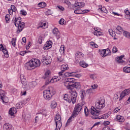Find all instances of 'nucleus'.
Instances as JSON below:
<instances>
[{
    "label": "nucleus",
    "mask_w": 130,
    "mask_h": 130,
    "mask_svg": "<svg viewBox=\"0 0 130 130\" xmlns=\"http://www.w3.org/2000/svg\"><path fill=\"white\" fill-rule=\"evenodd\" d=\"M130 93V88L126 89L123 91L120 94V100H122L125 96L128 95Z\"/></svg>",
    "instance_id": "10"
},
{
    "label": "nucleus",
    "mask_w": 130,
    "mask_h": 130,
    "mask_svg": "<svg viewBox=\"0 0 130 130\" xmlns=\"http://www.w3.org/2000/svg\"><path fill=\"white\" fill-rule=\"evenodd\" d=\"M64 3L67 5L68 7L70 6L71 3L69 0H65Z\"/></svg>",
    "instance_id": "59"
},
{
    "label": "nucleus",
    "mask_w": 130,
    "mask_h": 130,
    "mask_svg": "<svg viewBox=\"0 0 130 130\" xmlns=\"http://www.w3.org/2000/svg\"><path fill=\"white\" fill-rule=\"evenodd\" d=\"M90 44L91 46H94L96 48H98L99 47L98 45H96V44H95L94 42H90Z\"/></svg>",
    "instance_id": "52"
},
{
    "label": "nucleus",
    "mask_w": 130,
    "mask_h": 130,
    "mask_svg": "<svg viewBox=\"0 0 130 130\" xmlns=\"http://www.w3.org/2000/svg\"><path fill=\"white\" fill-rule=\"evenodd\" d=\"M16 38H13L12 39V41H11V43H12V45L13 47H15V46H16Z\"/></svg>",
    "instance_id": "46"
},
{
    "label": "nucleus",
    "mask_w": 130,
    "mask_h": 130,
    "mask_svg": "<svg viewBox=\"0 0 130 130\" xmlns=\"http://www.w3.org/2000/svg\"><path fill=\"white\" fill-rule=\"evenodd\" d=\"M76 116H75L72 113V116L70 117V118L68 120L67 124H69V123H70L72 121L73 119H74L75 117H76Z\"/></svg>",
    "instance_id": "41"
},
{
    "label": "nucleus",
    "mask_w": 130,
    "mask_h": 130,
    "mask_svg": "<svg viewBox=\"0 0 130 130\" xmlns=\"http://www.w3.org/2000/svg\"><path fill=\"white\" fill-rule=\"evenodd\" d=\"M118 51V49L117 48V47H115V46H114L113 47V49H112V53L115 54L116 53H117Z\"/></svg>",
    "instance_id": "50"
},
{
    "label": "nucleus",
    "mask_w": 130,
    "mask_h": 130,
    "mask_svg": "<svg viewBox=\"0 0 130 130\" xmlns=\"http://www.w3.org/2000/svg\"><path fill=\"white\" fill-rule=\"evenodd\" d=\"M123 34L124 37L130 39V32L129 31H124Z\"/></svg>",
    "instance_id": "39"
},
{
    "label": "nucleus",
    "mask_w": 130,
    "mask_h": 130,
    "mask_svg": "<svg viewBox=\"0 0 130 130\" xmlns=\"http://www.w3.org/2000/svg\"><path fill=\"white\" fill-rule=\"evenodd\" d=\"M74 13L76 14H82V10L77 9L76 10H75Z\"/></svg>",
    "instance_id": "51"
},
{
    "label": "nucleus",
    "mask_w": 130,
    "mask_h": 130,
    "mask_svg": "<svg viewBox=\"0 0 130 130\" xmlns=\"http://www.w3.org/2000/svg\"><path fill=\"white\" fill-rule=\"evenodd\" d=\"M69 69V68L68 67V65L67 64H63L61 66V70L62 71H66L67 70H68Z\"/></svg>",
    "instance_id": "28"
},
{
    "label": "nucleus",
    "mask_w": 130,
    "mask_h": 130,
    "mask_svg": "<svg viewBox=\"0 0 130 130\" xmlns=\"http://www.w3.org/2000/svg\"><path fill=\"white\" fill-rule=\"evenodd\" d=\"M5 19L7 22H8L10 20V16L9 15V14H6L5 16Z\"/></svg>",
    "instance_id": "54"
},
{
    "label": "nucleus",
    "mask_w": 130,
    "mask_h": 130,
    "mask_svg": "<svg viewBox=\"0 0 130 130\" xmlns=\"http://www.w3.org/2000/svg\"><path fill=\"white\" fill-rule=\"evenodd\" d=\"M17 110L15 108H12L9 111V114L13 116L14 114L16 113Z\"/></svg>",
    "instance_id": "25"
},
{
    "label": "nucleus",
    "mask_w": 130,
    "mask_h": 130,
    "mask_svg": "<svg viewBox=\"0 0 130 130\" xmlns=\"http://www.w3.org/2000/svg\"><path fill=\"white\" fill-rule=\"evenodd\" d=\"M68 82H69V84L71 86V88L73 89V86L74 85V83H75V79L74 78H68L67 79Z\"/></svg>",
    "instance_id": "19"
},
{
    "label": "nucleus",
    "mask_w": 130,
    "mask_h": 130,
    "mask_svg": "<svg viewBox=\"0 0 130 130\" xmlns=\"http://www.w3.org/2000/svg\"><path fill=\"white\" fill-rule=\"evenodd\" d=\"M123 56H121L120 57H117L116 58V60L118 63H123L124 62V61L123 60Z\"/></svg>",
    "instance_id": "24"
},
{
    "label": "nucleus",
    "mask_w": 130,
    "mask_h": 130,
    "mask_svg": "<svg viewBox=\"0 0 130 130\" xmlns=\"http://www.w3.org/2000/svg\"><path fill=\"white\" fill-rule=\"evenodd\" d=\"M42 61L45 62L47 65L50 64L51 62L50 57L48 56L43 57Z\"/></svg>",
    "instance_id": "15"
},
{
    "label": "nucleus",
    "mask_w": 130,
    "mask_h": 130,
    "mask_svg": "<svg viewBox=\"0 0 130 130\" xmlns=\"http://www.w3.org/2000/svg\"><path fill=\"white\" fill-rule=\"evenodd\" d=\"M115 31L117 32L118 35H121L122 34V32L123 31V28L120 25H118L117 27H116L115 29Z\"/></svg>",
    "instance_id": "21"
},
{
    "label": "nucleus",
    "mask_w": 130,
    "mask_h": 130,
    "mask_svg": "<svg viewBox=\"0 0 130 130\" xmlns=\"http://www.w3.org/2000/svg\"><path fill=\"white\" fill-rule=\"evenodd\" d=\"M41 62L39 59H32L25 64V68L28 70H30V68H36L40 66Z\"/></svg>",
    "instance_id": "3"
},
{
    "label": "nucleus",
    "mask_w": 130,
    "mask_h": 130,
    "mask_svg": "<svg viewBox=\"0 0 130 130\" xmlns=\"http://www.w3.org/2000/svg\"><path fill=\"white\" fill-rule=\"evenodd\" d=\"M123 72L126 73H130V67H125L123 68Z\"/></svg>",
    "instance_id": "40"
},
{
    "label": "nucleus",
    "mask_w": 130,
    "mask_h": 130,
    "mask_svg": "<svg viewBox=\"0 0 130 130\" xmlns=\"http://www.w3.org/2000/svg\"><path fill=\"white\" fill-rule=\"evenodd\" d=\"M20 78L22 84L24 86H25L26 85V80L25 77L23 75H21L20 76Z\"/></svg>",
    "instance_id": "20"
},
{
    "label": "nucleus",
    "mask_w": 130,
    "mask_h": 130,
    "mask_svg": "<svg viewBox=\"0 0 130 130\" xmlns=\"http://www.w3.org/2000/svg\"><path fill=\"white\" fill-rule=\"evenodd\" d=\"M70 93L71 94V99L68 94H65L63 99L66 101V102L70 103L72 101V103L74 104L76 102L77 93L74 90H70Z\"/></svg>",
    "instance_id": "2"
},
{
    "label": "nucleus",
    "mask_w": 130,
    "mask_h": 130,
    "mask_svg": "<svg viewBox=\"0 0 130 130\" xmlns=\"http://www.w3.org/2000/svg\"><path fill=\"white\" fill-rule=\"evenodd\" d=\"M60 79H61V78H60V77H56V78H52V79L51 78V79H50V81H46L45 84L48 85L49 83H55V82H56L59 81Z\"/></svg>",
    "instance_id": "12"
},
{
    "label": "nucleus",
    "mask_w": 130,
    "mask_h": 130,
    "mask_svg": "<svg viewBox=\"0 0 130 130\" xmlns=\"http://www.w3.org/2000/svg\"><path fill=\"white\" fill-rule=\"evenodd\" d=\"M4 129L5 130H11L12 126L9 123H6L4 125Z\"/></svg>",
    "instance_id": "30"
},
{
    "label": "nucleus",
    "mask_w": 130,
    "mask_h": 130,
    "mask_svg": "<svg viewBox=\"0 0 130 130\" xmlns=\"http://www.w3.org/2000/svg\"><path fill=\"white\" fill-rule=\"evenodd\" d=\"M120 109L121 108L120 107L116 108V109H114V113H117L118 112H119L120 111Z\"/></svg>",
    "instance_id": "58"
},
{
    "label": "nucleus",
    "mask_w": 130,
    "mask_h": 130,
    "mask_svg": "<svg viewBox=\"0 0 130 130\" xmlns=\"http://www.w3.org/2000/svg\"><path fill=\"white\" fill-rule=\"evenodd\" d=\"M99 53L100 54L101 56L103 57H105L106 56L105 50H100Z\"/></svg>",
    "instance_id": "32"
},
{
    "label": "nucleus",
    "mask_w": 130,
    "mask_h": 130,
    "mask_svg": "<svg viewBox=\"0 0 130 130\" xmlns=\"http://www.w3.org/2000/svg\"><path fill=\"white\" fill-rule=\"evenodd\" d=\"M24 26H25L24 22H21L19 24H18V25H16V27H18L17 33L19 34V32H20L23 30Z\"/></svg>",
    "instance_id": "13"
},
{
    "label": "nucleus",
    "mask_w": 130,
    "mask_h": 130,
    "mask_svg": "<svg viewBox=\"0 0 130 130\" xmlns=\"http://www.w3.org/2000/svg\"><path fill=\"white\" fill-rule=\"evenodd\" d=\"M116 119H117V121L120 122H123L125 120L123 116H121L119 115L116 116Z\"/></svg>",
    "instance_id": "26"
},
{
    "label": "nucleus",
    "mask_w": 130,
    "mask_h": 130,
    "mask_svg": "<svg viewBox=\"0 0 130 130\" xmlns=\"http://www.w3.org/2000/svg\"><path fill=\"white\" fill-rule=\"evenodd\" d=\"M90 77L92 79H94L96 78V75L94 74H91L90 75Z\"/></svg>",
    "instance_id": "62"
},
{
    "label": "nucleus",
    "mask_w": 130,
    "mask_h": 130,
    "mask_svg": "<svg viewBox=\"0 0 130 130\" xmlns=\"http://www.w3.org/2000/svg\"><path fill=\"white\" fill-rule=\"evenodd\" d=\"M91 87L92 88V89H96L98 87V85L97 84H94L93 85H91Z\"/></svg>",
    "instance_id": "64"
},
{
    "label": "nucleus",
    "mask_w": 130,
    "mask_h": 130,
    "mask_svg": "<svg viewBox=\"0 0 130 130\" xmlns=\"http://www.w3.org/2000/svg\"><path fill=\"white\" fill-rule=\"evenodd\" d=\"M74 87H75V88H77V89L80 88L81 85H80V83L75 82L74 84L73 85V89Z\"/></svg>",
    "instance_id": "34"
},
{
    "label": "nucleus",
    "mask_w": 130,
    "mask_h": 130,
    "mask_svg": "<svg viewBox=\"0 0 130 130\" xmlns=\"http://www.w3.org/2000/svg\"><path fill=\"white\" fill-rule=\"evenodd\" d=\"M66 23V20H64V19H63V18H61V19H60L59 21V23L60 25H64Z\"/></svg>",
    "instance_id": "47"
},
{
    "label": "nucleus",
    "mask_w": 130,
    "mask_h": 130,
    "mask_svg": "<svg viewBox=\"0 0 130 130\" xmlns=\"http://www.w3.org/2000/svg\"><path fill=\"white\" fill-rule=\"evenodd\" d=\"M90 113L92 114L91 118L94 119H106L109 117V114L108 113L104 114L102 116H99L100 114V111L99 110H96V109L93 107H91Z\"/></svg>",
    "instance_id": "1"
},
{
    "label": "nucleus",
    "mask_w": 130,
    "mask_h": 130,
    "mask_svg": "<svg viewBox=\"0 0 130 130\" xmlns=\"http://www.w3.org/2000/svg\"><path fill=\"white\" fill-rule=\"evenodd\" d=\"M61 116L59 114L57 113L54 117V120L56 123V129L55 130H60L62 126V123L61 121Z\"/></svg>",
    "instance_id": "5"
},
{
    "label": "nucleus",
    "mask_w": 130,
    "mask_h": 130,
    "mask_svg": "<svg viewBox=\"0 0 130 130\" xmlns=\"http://www.w3.org/2000/svg\"><path fill=\"white\" fill-rule=\"evenodd\" d=\"M25 104H26V103H25V101H24H24L23 102L22 101L21 102L17 103L16 105V108L17 109H20L21 108H22L23 107V106L25 105Z\"/></svg>",
    "instance_id": "18"
},
{
    "label": "nucleus",
    "mask_w": 130,
    "mask_h": 130,
    "mask_svg": "<svg viewBox=\"0 0 130 130\" xmlns=\"http://www.w3.org/2000/svg\"><path fill=\"white\" fill-rule=\"evenodd\" d=\"M37 114H42L46 117L48 115V112L46 110H44L42 113H38Z\"/></svg>",
    "instance_id": "49"
},
{
    "label": "nucleus",
    "mask_w": 130,
    "mask_h": 130,
    "mask_svg": "<svg viewBox=\"0 0 130 130\" xmlns=\"http://www.w3.org/2000/svg\"><path fill=\"white\" fill-rule=\"evenodd\" d=\"M109 34L112 37H114L115 35L114 31H113L112 28H110L108 30Z\"/></svg>",
    "instance_id": "45"
},
{
    "label": "nucleus",
    "mask_w": 130,
    "mask_h": 130,
    "mask_svg": "<svg viewBox=\"0 0 130 130\" xmlns=\"http://www.w3.org/2000/svg\"><path fill=\"white\" fill-rule=\"evenodd\" d=\"M10 9L14 12H16V7H15V5H11Z\"/></svg>",
    "instance_id": "53"
},
{
    "label": "nucleus",
    "mask_w": 130,
    "mask_h": 130,
    "mask_svg": "<svg viewBox=\"0 0 130 130\" xmlns=\"http://www.w3.org/2000/svg\"><path fill=\"white\" fill-rule=\"evenodd\" d=\"M5 92L3 90H1L0 89V96H4L5 95Z\"/></svg>",
    "instance_id": "55"
},
{
    "label": "nucleus",
    "mask_w": 130,
    "mask_h": 130,
    "mask_svg": "<svg viewBox=\"0 0 130 130\" xmlns=\"http://www.w3.org/2000/svg\"><path fill=\"white\" fill-rule=\"evenodd\" d=\"M52 33L54 36L59 37V31L57 27H54V28H53Z\"/></svg>",
    "instance_id": "23"
},
{
    "label": "nucleus",
    "mask_w": 130,
    "mask_h": 130,
    "mask_svg": "<svg viewBox=\"0 0 130 130\" xmlns=\"http://www.w3.org/2000/svg\"><path fill=\"white\" fill-rule=\"evenodd\" d=\"M57 107V103L55 101H53L51 102L50 107L52 109H55Z\"/></svg>",
    "instance_id": "35"
},
{
    "label": "nucleus",
    "mask_w": 130,
    "mask_h": 130,
    "mask_svg": "<svg viewBox=\"0 0 130 130\" xmlns=\"http://www.w3.org/2000/svg\"><path fill=\"white\" fill-rule=\"evenodd\" d=\"M124 13L127 16H130V12H129V10H127V9H125Z\"/></svg>",
    "instance_id": "57"
},
{
    "label": "nucleus",
    "mask_w": 130,
    "mask_h": 130,
    "mask_svg": "<svg viewBox=\"0 0 130 130\" xmlns=\"http://www.w3.org/2000/svg\"><path fill=\"white\" fill-rule=\"evenodd\" d=\"M94 31H93V34L94 36L98 37L103 35V32H102V29L100 27H94Z\"/></svg>",
    "instance_id": "9"
},
{
    "label": "nucleus",
    "mask_w": 130,
    "mask_h": 130,
    "mask_svg": "<svg viewBox=\"0 0 130 130\" xmlns=\"http://www.w3.org/2000/svg\"><path fill=\"white\" fill-rule=\"evenodd\" d=\"M38 6L41 8H44L46 6V3H45V2H40Z\"/></svg>",
    "instance_id": "38"
},
{
    "label": "nucleus",
    "mask_w": 130,
    "mask_h": 130,
    "mask_svg": "<svg viewBox=\"0 0 130 130\" xmlns=\"http://www.w3.org/2000/svg\"><path fill=\"white\" fill-rule=\"evenodd\" d=\"M28 51H23L22 52H20V55L21 56H24L26 53H28Z\"/></svg>",
    "instance_id": "56"
},
{
    "label": "nucleus",
    "mask_w": 130,
    "mask_h": 130,
    "mask_svg": "<svg viewBox=\"0 0 130 130\" xmlns=\"http://www.w3.org/2000/svg\"><path fill=\"white\" fill-rule=\"evenodd\" d=\"M84 113L86 117H88L89 114V110L86 106H85L84 107Z\"/></svg>",
    "instance_id": "37"
},
{
    "label": "nucleus",
    "mask_w": 130,
    "mask_h": 130,
    "mask_svg": "<svg viewBox=\"0 0 130 130\" xmlns=\"http://www.w3.org/2000/svg\"><path fill=\"white\" fill-rule=\"evenodd\" d=\"M84 56V54L82 52L78 51L75 54V57L77 61L79 62L80 60H82Z\"/></svg>",
    "instance_id": "8"
},
{
    "label": "nucleus",
    "mask_w": 130,
    "mask_h": 130,
    "mask_svg": "<svg viewBox=\"0 0 130 130\" xmlns=\"http://www.w3.org/2000/svg\"><path fill=\"white\" fill-rule=\"evenodd\" d=\"M76 73L75 72H72V73H69L67 72L66 73V77H74Z\"/></svg>",
    "instance_id": "31"
},
{
    "label": "nucleus",
    "mask_w": 130,
    "mask_h": 130,
    "mask_svg": "<svg viewBox=\"0 0 130 130\" xmlns=\"http://www.w3.org/2000/svg\"><path fill=\"white\" fill-rule=\"evenodd\" d=\"M79 65L83 68H86L88 67V64H87L85 61H81L80 62H79Z\"/></svg>",
    "instance_id": "29"
},
{
    "label": "nucleus",
    "mask_w": 130,
    "mask_h": 130,
    "mask_svg": "<svg viewBox=\"0 0 130 130\" xmlns=\"http://www.w3.org/2000/svg\"><path fill=\"white\" fill-rule=\"evenodd\" d=\"M44 79L46 80V82L47 81H50L51 77V72L50 71H47L45 74V76L43 77Z\"/></svg>",
    "instance_id": "14"
},
{
    "label": "nucleus",
    "mask_w": 130,
    "mask_h": 130,
    "mask_svg": "<svg viewBox=\"0 0 130 130\" xmlns=\"http://www.w3.org/2000/svg\"><path fill=\"white\" fill-rule=\"evenodd\" d=\"M66 48L64 46V45H61L60 46L59 52L61 54H63L65 51Z\"/></svg>",
    "instance_id": "33"
},
{
    "label": "nucleus",
    "mask_w": 130,
    "mask_h": 130,
    "mask_svg": "<svg viewBox=\"0 0 130 130\" xmlns=\"http://www.w3.org/2000/svg\"><path fill=\"white\" fill-rule=\"evenodd\" d=\"M42 38L41 36H40V37L38 39V42L40 44H41L42 43Z\"/></svg>",
    "instance_id": "60"
},
{
    "label": "nucleus",
    "mask_w": 130,
    "mask_h": 130,
    "mask_svg": "<svg viewBox=\"0 0 130 130\" xmlns=\"http://www.w3.org/2000/svg\"><path fill=\"white\" fill-rule=\"evenodd\" d=\"M57 60H58V61L59 62H60L63 61V59H62V58H61V57H57Z\"/></svg>",
    "instance_id": "63"
},
{
    "label": "nucleus",
    "mask_w": 130,
    "mask_h": 130,
    "mask_svg": "<svg viewBox=\"0 0 130 130\" xmlns=\"http://www.w3.org/2000/svg\"><path fill=\"white\" fill-rule=\"evenodd\" d=\"M105 52H106V56L111 55V51L110 50V49H109V48H108L107 49H106V50H105Z\"/></svg>",
    "instance_id": "43"
},
{
    "label": "nucleus",
    "mask_w": 130,
    "mask_h": 130,
    "mask_svg": "<svg viewBox=\"0 0 130 130\" xmlns=\"http://www.w3.org/2000/svg\"><path fill=\"white\" fill-rule=\"evenodd\" d=\"M63 72H64V71H61V72L58 73V75H59V76L60 78L61 77L62 78H64L66 77V73L63 74Z\"/></svg>",
    "instance_id": "44"
},
{
    "label": "nucleus",
    "mask_w": 130,
    "mask_h": 130,
    "mask_svg": "<svg viewBox=\"0 0 130 130\" xmlns=\"http://www.w3.org/2000/svg\"><path fill=\"white\" fill-rule=\"evenodd\" d=\"M80 95L81 96L82 99H83L86 96L85 91L84 90H81L80 91Z\"/></svg>",
    "instance_id": "36"
},
{
    "label": "nucleus",
    "mask_w": 130,
    "mask_h": 130,
    "mask_svg": "<svg viewBox=\"0 0 130 130\" xmlns=\"http://www.w3.org/2000/svg\"><path fill=\"white\" fill-rule=\"evenodd\" d=\"M55 93V91L54 89L50 87L48 89L44 90L43 97L46 101H50Z\"/></svg>",
    "instance_id": "4"
},
{
    "label": "nucleus",
    "mask_w": 130,
    "mask_h": 130,
    "mask_svg": "<svg viewBox=\"0 0 130 130\" xmlns=\"http://www.w3.org/2000/svg\"><path fill=\"white\" fill-rule=\"evenodd\" d=\"M2 51H3V52L4 54L5 57H6V58H8L9 56V54L8 53V51H7V49L5 48Z\"/></svg>",
    "instance_id": "42"
},
{
    "label": "nucleus",
    "mask_w": 130,
    "mask_h": 130,
    "mask_svg": "<svg viewBox=\"0 0 130 130\" xmlns=\"http://www.w3.org/2000/svg\"><path fill=\"white\" fill-rule=\"evenodd\" d=\"M57 7L61 11H64V7H62V6H60V5L59 6H57Z\"/></svg>",
    "instance_id": "61"
},
{
    "label": "nucleus",
    "mask_w": 130,
    "mask_h": 130,
    "mask_svg": "<svg viewBox=\"0 0 130 130\" xmlns=\"http://www.w3.org/2000/svg\"><path fill=\"white\" fill-rule=\"evenodd\" d=\"M12 22L14 23L15 26H18L19 24L21 23V17H15V19H13Z\"/></svg>",
    "instance_id": "16"
},
{
    "label": "nucleus",
    "mask_w": 130,
    "mask_h": 130,
    "mask_svg": "<svg viewBox=\"0 0 130 130\" xmlns=\"http://www.w3.org/2000/svg\"><path fill=\"white\" fill-rule=\"evenodd\" d=\"M83 106L84 104H78L76 105L72 114H73L75 116H77L81 111Z\"/></svg>",
    "instance_id": "7"
},
{
    "label": "nucleus",
    "mask_w": 130,
    "mask_h": 130,
    "mask_svg": "<svg viewBox=\"0 0 130 130\" xmlns=\"http://www.w3.org/2000/svg\"><path fill=\"white\" fill-rule=\"evenodd\" d=\"M65 81H66L64 82V86H66L68 89L72 90L73 89L70 86L69 82L68 81L67 79H66Z\"/></svg>",
    "instance_id": "22"
},
{
    "label": "nucleus",
    "mask_w": 130,
    "mask_h": 130,
    "mask_svg": "<svg viewBox=\"0 0 130 130\" xmlns=\"http://www.w3.org/2000/svg\"><path fill=\"white\" fill-rule=\"evenodd\" d=\"M1 99L2 100L3 103L5 104H7L9 101V99L7 97L5 96H1Z\"/></svg>",
    "instance_id": "27"
},
{
    "label": "nucleus",
    "mask_w": 130,
    "mask_h": 130,
    "mask_svg": "<svg viewBox=\"0 0 130 130\" xmlns=\"http://www.w3.org/2000/svg\"><path fill=\"white\" fill-rule=\"evenodd\" d=\"M95 107L96 109L99 110H101L105 107V101L103 98H101L96 101Z\"/></svg>",
    "instance_id": "6"
},
{
    "label": "nucleus",
    "mask_w": 130,
    "mask_h": 130,
    "mask_svg": "<svg viewBox=\"0 0 130 130\" xmlns=\"http://www.w3.org/2000/svg\"><path fill=\"white\" fill-rule=\"evenodd\" d=\"M75 6L77 9H81L85 6V3L84 2H78L75 4Z\"/></svg>",
    "instance_id": "17"
},
{
    "label": "nucleus",
    "mask_w": 130,
    "mask_h": 130,
    "mask_svg": "<svg viewBox=\"0 0 130 130\" xmlns=\"http://www.w3.org/2000/svg\"><path fill=\"white\" fill-rule=\"evenodd\" d=\"M40 27L43 29H45L47 27L46 22H42Z\"/></svg>",
    "instance_id": "48"
},
{
    "label": "nucleus",
    "mask_w": 130,
    "mask_h": 130,
    "mask_svg": "<svg viewBox=\"0 0 130 130\" xmlns=\"http://www.w3.org/2000/svg\"><path fill=\"white\" fill-rule=\"evenodd\" d=\"M53 43L52 41H48L44 45V49L45 50H48L50 49L52 46Z\"/></svg>",
    "instance_id": "11"
}]
</instances>
